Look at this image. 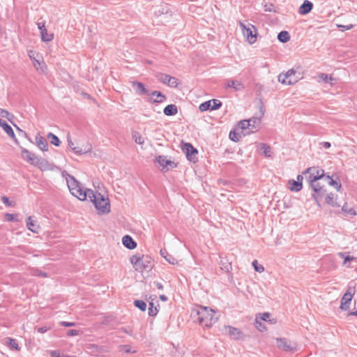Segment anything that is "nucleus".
<instances>
[{
    "instance_id": "obj_37",
    "label": "nucleus",
    "mask_w": 357,
    "mask_h": 357,
    "mask_svg": "<svg viewBox=\"0 0 357 357\" xmlns=\"http://www.w3.org/2000/svg\"><path fill=\"white\" fill-rule=\"evenodd\" d=\"M158 310L156 306L154 305L153 302L149 303V316H155L158 314Z\"/></svg>"
},
{
    "instance_id": "obj_48",
    "label": "nucleus",
    "mask_w": 357,
    "mask_h": 357,
    "mask_svg": "<svg viewBox=\"0 0 357 357\" xmlns=\"http://www.w3.org/2000/svg\"><path fill=\"white\" fill-rule=\"evenodd\" d=\"M337 26L341 29L342 31L345 30H349L353 28V24H349V25H342V24H337Z\"/></svg>"
},
{
    "instance_id": "obj_33",
    "label": "nucleus",
    "mask_w": 357,
    "mask_h": 357,
    "mask_svg": "<svg viewBox=\"0 0 357 357\" xmlns=\"http://www.w3.org/2000/svg\"><path fill=\"white\" fill-rule=\"evenodd\" d=\"M278 39L282 43H287L290 39L289 33L286 31H282L278 33Z\"/></svg>"
},
{
    "instance_id": "obj_25",
    "label": "nucleus",
    "mask_w": 357,
    "mask_h": 357,
    "mask_svg": "<svg viewBox=\"0 0 357 357\" xmlns=\"http://www.w3.org/2000/svg\"><path fill=\"white\" fill-rule=\"evenodd\" d=\"M122 242L123 245L130 250H132L135 248L137 246V243L128 235H126L123 237Z\"/></svg>"
},
{
    "instance_id": "obj_15",
    "label": "nucleus",
    "mask_w": 357,
    "mask_h": 357,
    "mask_svg": "<svg viewBox=\"0 0 357 357\" xmlns=\"http://www.w3.org/2000/svg\"><path fill=\"white\" fill-rule=\"evenodd\" d=\"M29 56L31 60L32 61V63L35 69L40 73H45L46 70V66L43 61H40L39 59H37L36 57L34 56V52L33 51H29Z\"/></svg>"
},
{
    "instance_id": "obj_29",
    "label": "nucleus",
    "mask_w": 357,
    "mask_h": 357,
    "mask_svg": "<svg viewBox=\"0 0 357 357\" xmlns=\"http://www.w3.org/2000/svg\"><path fill=\"white\" fill-rule=\"evenodd\" d=\"M4 344L9 346L10 348L14 349L17 351H20V348L18 345V343L15 339H13L10 337H6L4 340Z\"/></svg>"
},
{
    "instance_id": "obj_63",
    "label": "nucleus",
    "mask_w": 357,
    "mask_h": 357,
    "mask_svg": "<svg viewBox=\"0 0 357 357\" xmlns=\"http://www.w3.org/2000/svg\"><path fill=\"white\" fill-rule=\"evenodd\" d=\"M160 299L162 301H167V297L165 295H160Z\"/></svg>"
},
{
    "instance_id": "obj_58",
    "label": "nucleus",
    "mask_w": 357,
    "mask_h": 357,
    "mask_svg": "<svg viewBox=\"0 0 357 357\" xmlns=\"http://www.w3.org/2000/svg\"><path fill=\"white\" fill-rule=\"evenodd\" d=\"M51 356L53 357H63L60 356V354L58 351H51Z\"/></svg>"
},
{
    "instance_id": "obj_14",
    "label": "nucleus",
    "mask_w": 357,
    "mask_h": 357,
    "mask_svg": "<svg viewBox=\"0 0 357 357\" xmlns=\"http://www.w3.org/2000/svg\"><path fill=\"white\" fill-rule=\"evenodd\" d=\"M227 333L229 337L234 340H243L245 335L241 330L237 328H234L230 326H225Z\"/></svg>"
},
{
    "instance_id": "obj_39",
    "label": "nucleus",
    "mask_w": 357,
    "mask_h": 357,
    "mask_svg": "<svg viewBox=\"0 0 357 357\" xmlns=\"http://www.w3.org/2000/svg\"><path fill=\"white\" fill-rule=\"evenodd\" d=\"M238 125L243 130H245V129L250 130L251 121H249V119L248 120H243L239 122Z\"/></svg>"
},
{
    "instance_id": "obj_40",
    "label": "nucleus",
    "mask_w": 357,
    "mask_h": 357,
    "mask_svg": "<svg viewBox=\"0 0 357 357\" xmlns=\"http://www.w3.org/2000/svg\"><path fill=\"white\" fill-rule=\"evenodd\" d=\"M0 116L3 118H6L8 121H11L13 118V115L10 114L7 110L0 109Z\"/></svg>"
},
{
    "instance_id": "obj_7",
    "label": "nucleus",
    "mask_w": 357,
    "mask_h": 357,
    "mask_svg": "<svg viewBox=\"0 0 357 357\" xmlns=\"http://www.w3.org/2000/svg\"><path fill=\"white\" fill-rule=\"evenodd\" d=\"M277 347L286 352H296L298 351V344L285 337L276 338Z\"/></svg>"
},
{
    "instance_id": "obj_17",
    "label": "nucleus",
    "mask_w": 357,
    "mask_h": 357,
    "mask_svg": "<svg viewBox=\"0 0 357 357\" xmlns=\"http://www.w3.org/2000/svg\"><path fill=\"white\" fill-rule=\"evenodd\" d=\"M155 12L158 15V17H160V21L162 23L168 22L169 17L172 16V13H169V9L167 6H160L158 8V10Z\"/></svg>"
},
{
    "instance_id": "obj_3",
    "label": "nucleus",
    "mask_w": 357,
    "mask_h": 357,
    "mask_svg": "<svg viewBox=\"0 0 357 357\" xmlns=\"http://www.w3.org/2000/svg\"><path fill=\"white\" fill-rule=\"evenodd\" d=\"M87 198L94 204L98 213H108L110 211L109 199L100 192H95L92 190H88Z\"/></svg>"
},
{
    "instance_id": "obj_43",
    "label": "nucleus",
    "mask_w": 357,
    "mask_h": 357,
    "mask_svg": "<svg viewBox=\"0 0 357 357\" xmlns=\"http://www.w3.org/2000/svg\"><path fill=\"white\" fill-rule=\"evenodd\" d=\"M252 266H254L255 270L259 273H261L264 271V266L262 265H258L257 260L253 261Z\"/></svg>"
},
{
    "instance_id": "obj_5",
    "label": "nucleus",
    "mask_w": 357,
    "mask_h": 357,
    "mask_svg": "<svg viewBox=\"0 0 357 357\" xmlns=\"http://www.w3.org/2000/svg\"><path fill=\"white\" fill-rule=\"evenodd\" d=\"M130 262L135 271L139 272L149 271L153 266L151 259L149 256L133 255L130 257Z\"/></svg>"
},
{
    "instance_id": "obj_38",
    "label": "nucleus",
    "mask_w": 357,
    "mask_h": 357,
    "mask_svg": "<svg viewBox=\"0 0 357 357\" xmlns=\"http://www.w3.org/2000/svg\"><path fill=\"white\" fill-rule=\"evenodd\" d=\"M261 151L263 152V154L266 157H271V149L270 146H266L265 144H261Z\"/></svg>"
},
{
    "instance_id": "obj_56",
    "label": "nucleus",
    "mask_w": 357,
    "mask_h": 357,
    "mask_svg": "<svg viewBox=\"0 0 357 357\" xmlns=\"http://www.w3.org/2000/svg\"><path fill=\"white\" fill-rule=\"evenodd\" d=\"M48 328L46 326L40 327L38 328V332L40 333H44L47 331Z\"/></svg>"
},
{
    "instance_id": "obj_6",
    "label": "nucleus",
    "mask_w": 357,
    "mask_h": 357,
    "mask_svg": "<svg viewBox=\"0 0 357 357\" xmlns=\"http://www.w3.org/2000/svg\"><path fill=\"white\" fill-rule=\"evenodd\" d=\"M239 26L242 30L243 36L246 38L250 44H253L257 40V29L252 24H245L240 22Z\"/></svg>"
},
{
    "instance_id": "obj_23",
    "label": "nucleus",
    "mask_w": 357,
    "mask_h": 357,
    "mask_svg": "<svg viewBox=\"0 0 357 357\" xmlns=\"http://www.w3.org/2000/svg\"><path fill=\"white\" fill-rule=\"evenodd\" d=\"M33 166L38 167L41 171H47L51 169L50 164L45 159L37 158Z\"/></svg>"
},
{
    "instance_id": "obj_46",
    "label": "nucleus",
    "mask_w": 357,
    "mask_h": 357,
    "mask_svg": "<svg viewBox=\"0 0 357 357\" xmlns=\"http://www.w3.org/2000/svg\"><path fill=\"white\" fill-rule=\"evenodd\" d=\"M168 167H170V168H174L176 167V164L174 162L167 159V160H165V169L166 168V170H168Z\"/></svg>"
},
{
    "instance_id": "obj_27",
    "label": "nucleus",
    "mask_w": 357,
    "mask_h": 357,
    "mask_svg": "<svg viewBox=\"0 0 357 357\" xmlns=\"http://www.w3.org/2000/svg\"><path fill=\"white\" fill-rule=\"evenodd\" d=\"M177 112V107L175 105H168L164 109V114L167 116L175 115Z\"/></svg>"
},
{
    "instance_id": "obj_19",
    "label": "nucleus",
    "mask_w": 357,
    "mask_h": 357,
    "mask_svg": "<svg viewBox=\"0 0 357 357\" xmlns=\"http://www.w3.org/2000/svg\"><path fill=\"white\" fill-rule=\"evenodd\" d=\"M0 126L3 129L5 132L11 138H13L16 144H18V140L16 139L13 128L3 120L0 119Z\"/></svg>"
},
{
    "instance_id": "obj_47",
    "label": "nucleus",
    "mask_w": 357,
    "mask_h": 357,
    "mask_svg": "<svg viewBox=\"0 0 357 357\" xmlns=\"http://www.w3.org/2000/svg\"><path fill=\"white\" fill-rule=\"evenodd\" d=\"M81 333H82L80 331L72 329V330L68 331L67 335L68 336H75V335H79Z\"/></svg>"
},
{
    "instance_id": "obj_50",
    "label": "nucleus",
    "mask_w": 357,
    "mask_h": 357,
    "mask_svg": "<svg viewBox=\"0 0 357 357\" xmlns=\"http://www.w3.org/2000/svg\"><path fill=\"white\" fill-rule=\"evenodd\" d=\"M255 326L261 331L265 328V327L262 326V324L258 320V317H257L255 320Z\"/></svg>"
},
{
    "instance_id": "obj_20",
    "label": "nucleus",
    "mask_w": 357,
    "mask_h": 357,
    "mask_svg": "<svg viewBox=\"0 0 357 357\" xmlns=\"http://www.w3.org/2000/svg\"><path fill=\"white\" fill-rule=\"evenodd\" d=\"M312 8L313 3L308 0H305L303 3V4L299 7L298 13L301 15H307L311 12Z\"/></svg>"
},
{
    "instance_id": "obj_30",
    "label": "nucleus",
    "mask_w": 357,
    "mask_h": 357,
    "mask_svg": "<svg viewBox=\"0 0 357 357\" xmlns=\"http://www.w3.org/2000/svg\"><path fill=\"white\" fill-rule=\"evenodd\" d=\"M132 138L137 144L139 145H143L144 144V137L137 131H133L132 132Z\"/></svg>"
},
{
    "instance_id": "obj_45",
    "label": "nucleus",
    "mask_w": 357,
    "mask_h": 357,
    "mask_svg": "<svg viewBox=\"0 0 357 357\" xmlns=\"http://www.w3.org/2000/svg\"><path fill=\"white\" fill-rule=\"evenodd\" d=\"M160 253L169 263H170L172 264H174L176 263V259L171 255H168V257L165 256L164 251L162 250H160Z\"/></svg>"
},
{
    "instance_id": "obj_2",
    "label": "nucleus",
    "mask_w": 357,
    "mask_h": 357,
    "mask_svg": "<svg viewBox=\"0 0 357 357\" xmlns=\"http://www.w3.org/2000/svg\"><path fill=\"white\" fill-rule=\"evenodd\" d=\"M215 312L213 310L208 307L199 305L192 310L191 316L199 324L209 328L218 320V317H215Z\"/></svg>"
},
{
    "instance_id": "obj_60",
    "label": "nucleus",
    "mask_w": 357,
    "mask_h": 357,
    "mask_svg": "<svg viewBox=\"0 0 357 357\" xmlns=\"http://www.w3.org/2000/svg\"><path fill=\"white\" fill-rule=\"evenodd\" d=\"M331 143L328 142H323V147L324 149H329L331 147Z\"/></svg>"
},
{
    "instance_id": "obj_42",
    "label": "nucleus",
    "mask_w": 357,
    "mask_h": 357,
    "mask_svg": "<svg viewBox=\"0 0 357 357\" xmlns=\"http://www.w3.org/2000/svg\"><path fill=\"white\" fill-rule=\"evenodd\" d=\"M342 211H344V213H346L347 214H350V215H355L356 214L355 211L353 208H349L347 204H344L342 206Z\"/></svg>"
},
{
    "instance_id": "obj_11",
    "label": "nucleus",
    "mask_w": 357,
    "mask_h": 357,
    "mask_svg": "<svg viewBox=\"0 0 357 357\" xmlns=\"http://www.w3.org/2000/svg\"><path fill=\"white\" fill-rule=\"evenodd\" d=\"M355 292L354 287H349L348 291L344 294L341 300L340 308L343 310H347L349 308V304Z\"/></svg>"
},
{
    "instance_id": "obj_57",
    "label": "nucleus",
    "mask_w": 357,
    "mask_h": 357,
    "mask_svg": "<svg viewBox=\"0 0 357 357\" xmlns=\"http://www.w3.org/2000/svg\"><path fill=\"white\" fill-rule=\"evenodd\" d=\"M272 7H273L272 4H266L264 6V10H265V11L271 12L272 11Z\"/></svg>"
},
{
    "instance_id": "obj_32",
    "label": "nucleus",
    "mask_w": 357,
    "mask_h": 357,
    "mask_svg": "<svg viewBox=\"0 0 357 357\" xmlns=\"http://www.w3.org/2000/svg\"><path fill=\"white\" fill-rule=\"evenodd\" d=\"M289 184H290L289 189L291 191L298 192L302 189L303 185H302L301 182L296 181L294 180H291V181H289Z\"/></svg>"
},
{
    "instance_id": "obj_16",
    "label": "nucleus",
    "mask_w": 357,
    "mask_h": 357,
    "mask_svg": "<svg viewBox=\"0 0 357 357\" xmlns=\"http://www.w3.org/2000/svg\"><path fill=\"white\" fill-rule=\"evenodd\" d=\"M38 28L40 32L41 40L44 42H50L53 40L54 35L48 33L45 26V22L38 23Z\"/></svg>"
},
{
    "instance_id": "obj_59",
    "label": "nucleus",
    "mask_w": 357,
    "mask_h": 357,
    "mask_svg": "<svg viewBox=\"0 0 357 357\" xmlns=\"http://www.w3.org/2000/svg\"><path fill=\"white\" fill-rule=\"evenodd\" d=\"M354 259V257L347 256L344 258V264H346L347 261H350Z\"/></svg>"
},
{
    "instance_id": "obj_8",
    "label": "nucleus",
    "mask_w": 357,
    "mask_h": 357,
    "mask_svg": "<svg viewBox=\"0 0 357 357\" xmlns=\"http://www.w3.org/2000/svg\"><path fill=\"white\" fill-rule=\"evenodd\" d=\"M299 77L296 76V72L294 69H290L286 73L280 74L278 76L279 82L289 85L296 83Z\"/></svg>"
},
{
    "instance_id": "obj_13",
    "label": "nucleus",
    "mask_w": 357,
    "mask_h": 357,
    "mask_svg": "<svg viewBox=\"0 0 357 357\" xmlns=\"http://www.w3.org/2000/svg\"><path fill=\"white\" fill-rule=\"evenodd\" d=\"M156 77L160 82L170 87L175 88L178 86V79L174 77L160 73L156 75Z\"/></svg>"
},
{
    "instance_id": "obj_44",
    "label": "nucleus",
    "mask_w": 357,
    "mask_h": 357,
    "mask_svg": "<svg viewBox=\"0 0 357 357\" xmlns=\"http://www.w3.org/2000/svg\"><path fill=\"white\" fill-rule=\"evenodd\" d=\"M92 347L94 349L93 351H96L98 353H105V352L108 351L107 349L105 347H99L97 345H93Z\"/></svg>"
},
{
    "instance_id": "obj_24",
    "label": "nucleus",
    "mask_w": 357,
    "mask_h": 357,
    "mask_svg": "<svg viewBox=\"0 0 357 357\" xmlns=\"http://www.w3.org/2000/svg\"><path fill=\"white\" fill-rule=\"evenodd\" d=\"M132 86L134 88L135 93L138 95H145L148 93L147 89L142 82H132Z\"/></svg>"
},
{
    "instance_id": "obj_10",
    "label": "nucleus",
    "mask_w": 357,
    "mask_h": 357,
    "mask_svg": "<svg viewBox=\"0 0 357 357\" xmlns=\"http://www.w3.org/2000/svg\"><path fill=\"white\" fill-rule=\"evenodd\" d=\"M67 141L69 148H70L76 154H84L89 153L92 149V146L90 144L83 145L82 146H76L71 139L70 135L67 136Z\"/></svg>"
},
{
    "instance_id": "obj_1",
    "label": "nucleus",
    "mask_w": 357,
    "mask_h": 357,
    "mask_svg": "<svg viewBox=\"0 0 357 357\" xmlns=\"http://www.w3.org/2000/svg\"><path fill=\"white\" fill-rule=\"evenodd\" d=\"M303 174L313 190L312 197L319 206L321 200L324 198L328 205L332 207L340 206L337 202V196L333 192L328 193L324 183L334 186L337 191L341 190V183L333 180L329 175H326L324 169H318L314 167L307 169Z\"/></svg>"
},
{
    "instance_id": "obj_53",
    "label": "nucleus",
    "mask_w": 357,
    "mask_h": 357,
    "mask_svg": "<svg viewBox=\"0 0 357 357\" xmlns=\"http://www.w3.org/2000/svg\"><path fill=\"white\" fill-rule=\"evenodd\" d=\"M5 219L8 222L14 221L15 220V215L6 213L5 215Z\"/></svg>"
},
{
    "instance_id": "obj_35",
    "label": "nucleus",
    "mask_w": 357,
    "mask_h": 357,
    "mask_svg": "<svg viewBox=\"0 0 357 357\" xmlns=\"http://www.w3.org/2000/svg\"><path fill=\"white\" fill-rule=\"evenodd\" d=\"M47 137L49 139H51L50 142L52 144H54V146H59L60 145L61 142H60L59 139L53 133H52V132L48 133Z\"/></svg>"
},
{
    "instance_id": "obj_62",
    "label": "nucleus",
    "mask_w": 357,
    "mask_h": 357,
    "mask_svg": "<svg viewBox=\"0 0 357 357\" xmlns=\"http://www.w3.org/2000/svg\"><path fill=\"white\" fill-rule=\"evenodd\" d=\"M123 347L125 348V351L126 353H130V352H132L131 351V349L130 347V346H128V345H124Z\"/></svg>"
},
{
    "instance_id": "obj_31",
    "label": "nucleus",
    "mask_w": 357,
    "mask_h": 357,
    "mask_svg": "<svg viewBox=\"0 0 357 357\" xmlns=\"http://www.w3.org/2000/svg\"><path fill=\"white\" fill-rule=\"evenodd\" d=\"M151 96L152 98L155 96V98L153 99L154 102H162L166 99L165 96L164 94L157 91L152 92Z\"/></svg>"
},
{
    "instance_id": "obj_49",
    "label": "nucleus",
    "mask_w": 357,
    "mask_h": 357,
    "mask_svg": "<svg viewBox=\"0 0 357 357\" xmlns=\"http://www.w3.org/2000/svg\"><path fill=\"white\" fill-rule=\"evenodd\" d=\"M229 138L234 142H238V138L237 137V133L235 131H231L229 133Z\"/></svg>"
},
{
    "instance_id": "obj_54",
    "label": "nucleus",
    "mask_w": 357,
    "mask_h": 357,
    "mask_svg": "<svg viewBox=\"0 0 357 357\" xmlns=\"http://www.w3.org/2000/svg\"><path fill=\"white\" fill-rule=\"evenodd\" d=\"M1 200H2L3 203L4 204H6V206H11V203H10L9 199L7 197L3 196L1 197Z\"/></svg>"
},
{
    "instance_id": "obj_34",
    "label": "nucleus",
    "mask_w": 357,
    "mask_h": 357,
    "mask_svg": "<svg viewBox=\"0 0 357 357\" xmlns=\"http://www.w3.org/2000/svg\"><path fill=\"white\" fill-rule=\"evenodd\" d=\"M249 121H251L250 130L251 132H253L254 130H257V128L259 126L261 123V119L255 117L250 119Z\"/></svg>"
},
{
    "instance_id": "obj_51",
    "label": "nucleus",
    "mask_w": 357,
    "mask_h": 357,
    "mask_svg": "<svg viewBox=\"0 0 357 357\" xmlns=\"http://www.w3.org/2000/svg\"><path fill=\"white\" fill-rule=\"evenodd\" d=\"M270 313L265 312L260 315V319L263 321H268L270 318Z\"/></svg>"
},
{
    "instance_id": "obj_18",
    "label": "nucleus",
    "mask_w": 357,
    "mask_h": 357,
    "mask_svg": "<svg viewBox=\"0 0 357 357\" xmlns=\"http://www.w3.org/2000/svg\"><path fill=\"white\" fill-rule=\"evenodd\" d=\"M22 151V158L26 160L27 162L30 163L31 165H33L35 162H36L37 157L33 153L30 152L29 150H27L25 148L21 147Z\"/></svg>"
},
{
    "instance_id": "obj_52",
    "label": "nucleus",
    "mask_w": 357,
    "mask_h": 357,
    "mask_svg": "<svg viewBox=\"0 0 357 357\" xmlns=\"http://www.w3.org/2000/svg\"><path fill=\"white\" fill-rule=\"evenodd\" d=\"M60 324L65 327H71L75 326V322L61 321Z\"/></svg>"
},
{
    "instance_id": "obj_12",
    "label": "nucleus",
    "mask_w": 357,
    "mask_h": 357,
    "mask_svg": "<svg viewBox=\"0 0 357 357\" xmlns=\"http://www.w3.org/2000/svg\"><path fill=\"white\" fill-rule=\"evenodd\" d=\"M222 106V102L220 100L217 99H212L208 101H206L203 103H202L199 109L201 112H205L208 109L211 110H216L219 109Z\"/></svg>"
},
{
    "instance_id": "obj_22",
    "label": "nucleus",
    "mask_w": 357,
    "mask_h": 357,
    "mask_svg": "<svg viewBox=\"0 0 357 357\" xmlns=\"http://www.w3.org/2000/svg\"><path fill=\"white\" fill-rule=\"evenodd\" d=\"M26 223L28 229L31 231L33 233H38L40 227L38 224H36V222L32 218V217H28L26 218Z\"/></svg>"
},
{
    "instance_id": "obj_9",
    "label": "nucleus",
    "mask_w": 357,
    "mask_h": 357,
    "mask_svg": "<svg viewBox=\"0 0 357 357\" xmlns=\"http://www.w3.org/2000/svg\"><path fill=\"white\" fill-rule=\"evenodd\" d=\"M182 151L185 153L186 158L188 160L196 162L198 160L197 155L198 151L197 150L192 146V145L190 143H184L182 145Z\"/></svg>"
},
{
    "instance_id": "obj_26",
    "label": "nucleus",
    "mask_w": 357,
    "mask_h": 357,
    "mask_svg": "<svg viewBox=\"0 0 357 357\" xmlns=\"http://www.w3.org/2000/svg\"><path fill=\"white\" fill-rule=\"evenodd\" d=\"M317 77H318L317 81L319 82H323L325 83H329L331 86H333L335 84L334 81H335V79L331 76H328L327 74L321 73L318 74Z\"/></svg>"
},
{
    "instance_id": "obj_28",
    "label": "nucleus",
    "mask_w": 357,
    "mask_h": 357,
    "mask_svg": "<svg viewBox=\"0 0 357 357\" xmlns=\"http://www.w3.org/2000/svg\"><path fill=\"white\" fill-rule=\"evenodd\" d=\"M227 87L234 88L236 91L243 89V85L237 80H230L227 82Z\"/></svg>"
},
{
    "instance_id": "obj_41",
    "label": "nucleus",
    "mask_w": 357,
    "mask_h": 357,
    "mask_svg": "<svg viewBox=\"0 0 357 357\" xmlns=\"http://www.w3.org/2000/svg\"><path fill=\"white\" fill-rule=\"evenodd\" d=\"M165 160H167V158L166 156L159 155L158 157L156 158V161L162 167V169H165Z\"/></svg>"
},
{
    "instance_id": "obj_61",
    "label": "nucleus",
    "mask_w": 357,
    "mask_h": 357,
    "mask_svg": "<svg viewBox=\"0 0 357 357\" xmlns=\"http://www.w3.org/2000/svg\"><path fill=\"white\" fill-rule=\"evenodd\" d=\"M154 284H155L156 287L160 289V290H162L163 289V286L161 283L160 282H154Z\"/></svg>"
},
{
    "instance_id": "obj_21",
    "label": "nucleus",
    "mask_w": 357,
    "mask_h": 357,
    "mask_svg": "<svg viewBox=\"0 0 357 357\" xmlns=\"http://www.w3.org/2000/svg\"><path fill=\"white\" fill-rule=\"evenodd\" d=\"M36 144L37 146L42 151H47L48 144L47 140L42 137L40 134H37L36 137Z\"/></svg>"
},
{
    "instance_id": "obj_64",
    "label": "nucleus",
    "mask_w": 357,
    "mask_h": 357,
    "mask_svg": "<svg viewBox=\"0 0 357 357\" xmlns=\"http://www.w3.org/2000/svg\"><path fill=\"white\" fill-rule=\"evenodd\" d=\"M303 179V176L302 175H298L296 181L302 183Z\"/></svg>"
},
{
    "instance_id": "obj_55",
    "label": "nucleus",
    "mask_w": 357,
    "mask_h": 357,
    "mask_svg": "<svg viewBox=\"0 0 357 357\" xmlns=\"http://www.w3.org/2000/svg\"><path fill=\"white\" fill-rule=\"evenodd\" d=\"M35 274L38 276H42L45 278L47 277V273L38 270L36 271Z\"/></svg>"
},
{
    "instance_id": "obj_4",
    "label": "nucleus",
    "mask_w": 357,
    "mask_h": 357,
    "mask_svg": "<svg viewBox=\"0 0 357 357\" xmlns=\"http://www.w3.org/2000/svg\"><path fill=\"white\" fill-rule=\"evenodd\" d=\"M62 174L63 176H65V175L67 176L66 178V182L71 194L81 201L86 200L87 199V192L89 189L83 190L79 182L77 181L73 176L68 174L66 172H63Z\"/></svg>"
},
{
    "instance_id": "obj_36",
    "label": "nucleus",
    "mask_w": 357,
    "mask_h": 357,
    "mask_svg": "<svg viewBox=\"0 0 357 357\" xmlns=\"http://www.w3.org/2000/svg\"><path fill=\"white\" fill-rule=\"evenodd\" d=\"M134 305L135 307H138L142 311H145L146 309V303L141 300H136L134 301Z\"/></svg>"
}]
</instances>
